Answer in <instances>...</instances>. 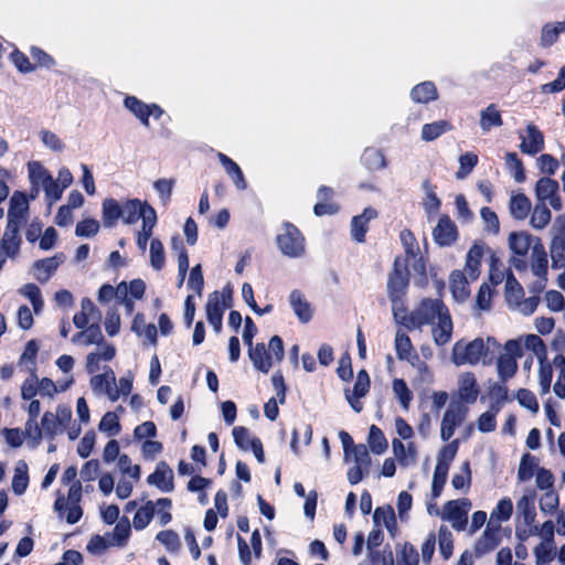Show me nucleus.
Returning a JSON list of instances; mask_svg holds the SVG:
<instances>
[{
  "label": "nucleus",
  "mask_w": 565,
  "mask_h": 565,
  "mask_svg": "<svg viewBox=\"0 0 565 565\" xmlns=\"http://www.w3.org/2000/svg\"><path fill=\"white\" fill-rule=\"evenodd\" d=\"M500 343L493 337H477L473 339L457 340L450 351V361L455 366H476L490 362V349L500 348Z\"/></svg>",
  "instance_id": "f257e3e1"
},
{
  "label": "nucleus",
  "mask_w": 565,
  "mask_h": 565,
  "mask_svg": "<svg viewBox=\"0 0 565 565\" xmlns=\"http://www.w3.org/2000/svg\"><path fill=\"white\" fill-rule=\"evenodd\" d=\"M132 383L134 374L130 371L117 381L110 367H106L100 374H95L89 381L92 391L96 395L107 396L110 402H117L121 396H128L131 393Z\"/></svg>",
  "instance_id": "f03ea898"
},
{
  "label": "nucleus",
  "mask_w": 565,
  "mask_h": 565,
  "mask_svg": "<svg viewBox=\"0 0 565 565\" xmlns=\"http://www.w3.org/2000/svg\"><path fill=\"white\" fill-rule=\"evenodd\" d=\"M449 313L448 308L438 299H424L416 309L403 318L402 323L409 330L433 326Z\"/></svg>",
  "instance_id": "7ed1b4c3"
},
{
  "label": "nucleus",
  "mask_w": 565,
  "mask_h": 565,
  "mask_svg": "<svg viewBox=\"0 0 565 565\" xmlns=\"http://www.w3.org/2000/svg\"><path fill=\"white\" fill-rule=\"evenodd\" d=\"M522 340L510 339L502 347L495 360V371L498 380L508 382L514 377L518 372V360L522 358Z\"/></svg>",
  "instance_id": "20e7f679"
},
{
  "label": "nucleus",
  "mask_w": 565,
  "mask_h": 565,
  "mask_svg": "<svg viewBox=\"0 0 565 565\" xmlns=\"http://www.w3.org/2000/svg\"><path fill=\"white\" fill-rule=\"evenodd\" d=\"M536 242L542 243L540 237L533 236L527 232H511L508 236V247L510 250V265L518 271L527 270V262L525 256L529 250H533Z\"/></svg>",
  "instance_id": "39448f33"
},
{
  "label": "nucleus",
  "mask_w": 565,
  "mask_h": 565,
  "mask_svg": "<svg viewBox=\"0 0 565 565\" xmlns=\"http://www.w3.org/2000/svg\"><path fill=\"white\" fill-rule=\"evenodd\" d=\"M526 273L531 277L529 286L532 292H542L548 281V255L543 243L536 242L530 255Z\"/></svg>",
  "instance_id": "423d86ee"
},
{
  "label": "nucleus",
  "mask_w": 565,
  "mask_h": 565,
  "mask_svg": "<svg viewBox=\"0 0 565 565\" xmlns=\"http://www.w3.org/2000/svg\"><path fill=\"white\" fill-rule=\"evenodd\" d=\"M276 242L282 255L297 258L305 253V238L300 231L290 223H284L277 234Z\"/></svg>",
  "instance_id": "0eeeda50"
},
{
  "label": "nucleus",
  "mask_w": 565,
  "mask_h": 565,
  "mask_svg": "<svg viewBox=\"0 0 565 565\" xmlns=\"http://www.w3.org/2000/svg\"><path fill=\"white\" fill-rule=\"evenodd\" d=\"M408 286V271L405 262L397 258L394 263V270L388 277L387 292L393 302L395 319H398L396 302L404 296Z\"/></svg>",
  "instance_id": "6e6552de"
},
{
  "label": "nucleus",
  "mask_w": 565,
  "mask_h": 565,
  "mask_svg": "<svg viewBox=\"0 0 565 565\" xmlns=\"http://www.w3.org/2000/svg\"><path fill=\"white\" fill-rule=\"evenodd\" d=\"M471 510V502L466 499L450 500L443 505L441 519L449 522L457 531L466 529L468 513Z\"/></svg>",
  "instance_id": "1a4fd4ad"
},
{
  "label": "nucleus",
  "mask_w": 565,
  "mask_h": 565,
  "mask_svg": "<svg viewBox=\"0 0 565 565\" xmlns=\"http://www.w3.org/2000/svg\"><path fill=\"white\" fill-rule=\"evenodd\" d=\"M540 543L534 547L536 565L551 562L555 556L554 524L551 520L541 525Z\"/></svg>",
  "instance_id": "9d476101"
},
{
  "label": "nucleus",
  "mask_w": 565,
  "mask_h": 565,
  "mask_svg": "<svg viewBox=\"0 0 565 565\" xmlns=\"http://www.w3.org/2000/svg\"><path fill=\"white\" fill-rule=\"evenodd\" d=\"M399 241L407 256V262H412L413 269L424 278L426 268L417 238L409 230L404 228L399 233Z\"/></svg>",
  "instance_id": "9b49d317"
},
{
  "label": "nucleus",
  "mask_w": 565,
  "mask_h": 565,
  "mask_svg": "<svg viewBox=\"0 0 565 565\" xmlns=\"http://www.w3.org/2000/svg\"><path fill=\"white\" fill-rule=\"evenodd\" d=\"M467 408L460 403H450L446 409L440 423V437L443 440H449L458 426H460L466 416Z\"/></svg>",
  "instance_id": "f8f14e48"
},
{
  "label": "nucleus",
  "mask_w": 565,
  "mask_h": 565,
  "mask_svg": "<svg viewBox=\"0 0 565 565\" xmlns=\"http://www.w3.org/2000/svg\"><path fill=\"white\" fill-rule=\"evenodd\" d=\"M480 390L475 373L465 371L457 376V396L461 403L473 404Z\"/></svg>",
  "instance_id": "ddd939ff"
},
{
  "label": "nucleus",
  "mask_w": 565,
  "mask_h": 565,
  "mask_svg": "<svg viewBox=\"0 0 565 565\" xmlns=\"http://www.w3.org/2000/svg\"><path fill=\"white\" fill-rule=\"evenodd\" d=\"M535 196L541 202H548L552 209L559 211L562 200L558 195V182L550 178H541L535 184Z\"/></svg>",
  "instance_id": "4468645a"
},
{
  "label": "nucleus",
  "mask_w": 565,
  "mask_h": 565,
  "mask_svg": "<svg viewBox=\"0 0 565 565\" xmlns=\"http://www.w3.org/2000/svg\"><path fill=\"white\" fill-rule=\"evenodd\" d=\"M434 242L439 246H450L458 238L456 224L448 215H440L436 226L433 230Z\"/></svg>",
  "instance_id": "2eb2a0df"
},
{
  "label": "nucleus",
  "mask_w": 565,
  "mask_h": 565,
  "mask_svg": "<svg viewBox=\"0 0 565 565\" xmlns=\"http://www.w3.org/2000/svg\"><path fill=\"white\" fill-rule=\"evenodd\" d=\"M116 355V348L108 342H103L89 352L85 358V369L94 374L100 369L102 363L110 362Z\"/></svg>",
  "instance_id": "dca6fc26"
},
{
  "label": "nucleus",
  "mask_w": 565,
  "mask_h": 565,
  "mask_svg": "<svg viewBox=\"0 0 565 565\" xmlns=\"http://www.w3.org/2000/svg\"><path fill=\"white\" fill-rule=\"evenodd\" d=\"M234 441L238 448L244 451L252 450L258 462L264 461V450L262 441L250 436L247 428L237 426L232 430Z\"/></svg>",
  "instance_id": "f3484780"
},
{
  "label": "nucleus",
  "mask_w": 565,
  "mask_h": 565,
  "mask_svg": "<svg viewBox=\"0 0 565 565\" xmlns=\"http://www.w3.org/2000/svg\"><path fill=\"white\" fill-rule=\"evenodd\" d=\"M288 303L300 323L306 324L312 320L315 308L300 290H292L289 294Z\"/></svg>",
  "instance_id": "a211bd4d"
},
{
  "label": "nucleus",
  "mask_w": 565,
  "mask_h": 565,
  "mask_svg": "<svg viewBox=\"0 0 565 565\" xmlns=\"http://www.w3.org/2000/svg\"><path fill=\"white\" fill-rule=\"evenodd\" d=\"M28 211L29 201L26 195L22 192H14L10 199L8 226H11V228H19L21 223L26 218Z\"/></svg>",
  "instance_id": "6ab92c4d"
},
{
  "label": "nucleus",
  "mask_w": 565,
  "mask_h": 565,
  "mask_svg": "<svg viewBox=\"0 0 565 565\" xmlns=\"http://www.w3.org/2000/svg\"><path fill=\"white\" fill-rule=\"evenodd\" d=\"M28 177L31 183L30 195L35 199L39 195L40 189H43L53 179L51 173L39 161L28 163Z\"/></svg>",
  "instance_id": "aec40b11"
},
{
  "label": "nucleus",
  "mask_w": 565,
  "mask_h": 565,
  "mask_svg": "<svg viewBox=\"0 0 565 565\" xmlns=\"http://www.w3.org/2000/svg\"><path fill=\"white\" fill-rule=\"evenodd\" d=\"M522 152L534 156L544 148V137L539 128L533 124H527L525 132L520 134Z\"/></svg>",
  "instance_id": "412c9836"
},
{
  "label": "nucleus",
  "mask_w": 565,
  "mask_h": 565,
  "mask_svg": "<svg viewBox=\"0 0 565 565\" xmlns=\"http://www.w3.org/2000/svg\"><path fill=\"white\" fill-rule=\"evenodd\" d=\"M392 451L395 459L404 468L414 467L418 459V451L414 443L404 444L401 439L392 440Z\"/></svg>",
  "instance_id": "4be33fe9"
},
{
  "label": "nucleus",
  "mask_w": 565,
  "mask_h": 565,
  "mask_svg": "<svg viewBox=\"0 0 565 565\" xmlns=\"http://www.w3.org/2000/svg\"><path fill=\"white\" fill-rule=\"evenodd\" d=\"M125 106L134 113V115L139 118V120L145 125H149V117L153 116L156 119H159L162 115L161 108L156 104L147 105L139 100L136 97H127L125 99Z\"/></svg>",
  "instance_id": "5701e85b"
},
{
  "label": "nucleus",
  "mask_w": 565,
  "mask_h": 565,
  "mask_svg": "<svg viewBox=\"0 0 565 565\" xmlns=\"http://www.w3.org/2000/svg\"><path fill=\"white\" fill-rule=\"evenodd\" d=\"M470 278L462 270H452L449 276V288L452 299L459 303L470 298Z\"/></svg>",
  "instance_id": "b1692460"
},
{
  "label": "nucleus",
  "mask_w": 565,
  "mask_h": 565,
  "mask_svg": "<svg viewBox=\"0 0 565 565\" xmlns=\"http://www.w3.org/2000/svg\"><path fill=\"white\" fill-rule=\"evenodd\" d=\"M486 245L481 243H475L466 255L465 273L468 275L471 281L479 278L481 273V260L486 253Z\"/></svg>",
  "instance_id": "393cba45"
},
{
  "label": "nucleus",
  "mask_w": 565,
  "mask_h": 565,
  "mask_svg": "<svg viewBox=\"0 0 565 565\" xmlns=\"http://www.w3.org/2000/svg\"><path fill=\"white\" fill-rule=\"evenodd\" d=\"M369 374L366 373V371L361 370L358 373L353 390L345 392L347 401L349 402L351 407L358 413L361 412L363 407L362 403L360 402V398L363 397L369 392Z\"/></svg>",
  "instance_id": "a878e982"
},
{
  "label": "nucleus",
  "mask_w": 565,
  "mask_h": 565,
  "mask_svg": "<svg viewBox=\"0 0 565 565\" xmlns=\"http://www.w3.org/2000/svg\"><path fill=\"white\" fill-rule=\"evenodd\" d=\"M147 210H154L148 202L130 199L121 204V220L126 224H134L138 218L143 220Z\"/></svg>",
  "instance_id": "bb28decb"
},
{
  "label": "nucleus",
  "mask_w": 565,
  "mask_h": 565,
  "mask_svg": "<svg viewBox=\"0 0 565 565\" xmlns=\"http://www.w3.org/2000/svg\"><path fill=\"white\" fill-rule=\"evenodd\" d=\"M454 323L450 313L430 326V333L434 343L438 347L447 345L452 338Z\"/></svg>",
  "instance_id": "cd10ccee"
},
{
  "label": "nucleus",
  "mask_w": 565,
  "mask_h": 565,
  "mask_svg": "<svg viewBox=\"0 0 565 565\" xmlns=\"http://www.w3.org/2000/svg\"><path fill=\"white\" fill-rule=\"evenodd\" d=\"M206 317L214 331L218 333L222 329V319L225 310V303L218 292L209 296L206 303Z\"/></svg>",
  "instance_id": "c85d7f7f"
},
{
  "label": "nucleus",
  "mask_w": 565,
  "mask_h": 565,
  "mask_svg": "<svg viewBox=\"0 0 565 565\" xmlns=\"http://www.w3.org/2000/svg\"><path fill=\"white\" fill-rule=\"evenodd\" d=\"M71 342L77 347L99 345L105 342L103 332L97 323L79 329L72 338Z\"/></svg>",
  "instance_id": "c756f323"
},
{
  "label": "nucleus",
  "mask_w": 565,
  "mask_h": 565,
  "mask_svg": "<svg viewBox=\"0 0 565 565\" xmlns=\"http://www.w3.org/2000/svg\"><path fill=\"white\" fill-rule=\"evenodd\" d=\"M147 481L149 484L157 487L163 492H170L173 489V471L166 462L160 461L157 463L153 473L148 477Z\"/></svg>",
  "instance_id": "7c9ffc66"
},
{
  "label": "nucleus",
  "mask_w": 565,
  "mask_h": 565,
  "mask_svg": "<svg viewBox=\"0 0 565 565\" xmlns=\"http://www.w3.org/2000/svg\"><path fill=\"white\" fill-rule=\"evenodd\" d=\"M552 239L550 244V255L552 260V268H565V235L554 230V224L551 228Z\"/></svg>",
  "instance_id": "2f4dec72"
},
{
  "label": "nucleus",
  "mask_w": 565,
  "mask_h": 565,
  "mask_svg": "<svg viewBox=\"0 0 565 565\" xmlns=\"http://www.w3.org/2000/svg\"><path fill=\"white\" fill-rule=\"evenodd\" d=\"M100 318L99 310L95 307L89 298H83L81 301V310L73 317V323L77 329H84L89 322H97Z\"/></svg>",
  "instance_id": "473e14b6"
},
{
  "label": "nucleus",
  "mask_w": 565,
  "mask_h": 565,
  "mask_svg": "<svg viewBox=\"0 0 565 565\" xmlns=\"http://www.w3.org/2000/svg\"><path fill=\"white\" fill-rule=\"evenodd\" d=\"M377 216L374 209L366 207L364 211L352 218L351 236L355 242H364L365 234L369 230V222Z\"/></svg>",
  "instance_id": "72a5a7b5"
},
{
  "label": "nucleus",
  "mask_w": 565,
  "mask_h": 565,
  "mask_svg": "<svg viewBox=\"0 0 565 565\" xmlns=\"http://www.w3.org/2000/svg\"><path fill=\"white\" fill-rule=\"evenodd\" d=\"M531 201L523 193H512L509 202L510 214L515 220H525L531 212Z\"/></svg>",
  "instance_id": "f704fd0d"
},
{
  "label": "nucleus",
  "mask_w": 565,
  "mask_h": 565,
  "mask_svg": "<svg viewBox=\"0 0 565 565\" xmlns=\"http://www.w3.org/2000/svg\"><path fill=\"white\" fill-rule=\"evenodd\" d=\"M248 355L253 365L263 373H267L273 365V358L263 343L248 347Z\"/></svg>",
  "instance_id": "c9c22d12"
},
{
  "label": "nucleus",
  "mask_w": 565,
  "mask_h": 565,
  "mask_svg": "<svg viewBox=\"0 0 565 565\" xmlns=\"http://www.w3.org/2000/svg\"><path fill=\"white\" fill-rule=\"evenodd\" d=\"M423 190V199H422V205L425 211V213L430 216L437 214V212L440 209L441 202L440 199L437 196L435 186H433L428 181H424L422 184Z\"/></svg>",
  "instance_id": "e433bc0d"
},
{
  "label": "nucleus",
  "mask_w": 565,
  "mask_h": 565,
  "mask_svg": "<svg viewBox=\"0 0 565 565\" xmlns=\"http://www.w3.org/2000/svg\"><path fill=\"white\" fill-rule=\"evenodd\" d=\"M502 117L495 105L490 104L480 113L479 126L483 132L490 131L492 128L501 127Z\"/></svg>",
  "instance_id": "4c0bfd02"
},
{
  "label": "nucleus",
  "mask_w": 565,
  "mask_h": 565,
  "mask_svg": "<svg viewBox=\"0 0 565 565\" xmlns=\"http://www.w3.org/2000/svg\"><path fill=\"white\" fill-rule=\"evenodd\" d=\"M472 475L469 461H463L451 478L454 489L467 493L471 487Z\"/></svg>",
  "instance_id": "58836bf2"
},
{
  "label": "nucleus",
  "mask_w": 565,
  "mask_h": 565,
  "mask_svg": "<svg viewBox=\"0 0 565 565\" xmlns=\"http://www.w3.org/2000/svg\"><path fill=\"white\" fill-rule=\"evenodd\" d=\"M374 522L377 525H383L392 536L397 533V522L394 510L392 507L376 508L373 514Z\"/></svg>",
  "instance_id": "ea45409f"
},
{
  "label": "nucleus",
  "mask_w": 565,
  "mask_h": 565,
  "mask_svg": "<svg viewBox=\"0 0 565 565\" xmlns=\"http://www.w3.org/2000/svg\"><path fill=\"white\" fill-rule=\"evenodd\" d=\"M217 157L226 173L232 178L235 186L239 190H245L247 183L239 166L224 153L218 152Z\"/></svg>",
  "instance_id": "a19ab883"
},
{
  "label": "nucleus",
  "mask_w": 565,
  "mask_h": 565,
  "mask_svg": "<svg viewBox=\"0 0 565 565\" xmlns=\"http://www.w3.org/2000/svg\"><path fill=\"white\" fill-rule=\"evenodd\" d=\"M539 370H537V382H539V392L541 395H545L551 390L552 379H553V370H555L553 365V361L548 362L547 358L537 360Z\"/></svg>",
  "instance_id": "79ce46f5"
},
{
  "label": "nucleus",
  "mask_w": 565,
  "mask_h": 565,
  "mask_svg": "<svg viewBox=\"0 0 565 565\" xmlns=\"http://www.w3.org/2000/svg\"><path fill=\"white\" fill-rule=\"evenodd\" d=\"M166 260L163 243L158 237L152 238L149 244V264L151 268L156 271L162 270L166 266Z\"/></svg>",
  "instance_id": "37998d69"
},
{
  "label": "nucleus",
  "mask_w": 565,
  "mask_h": 565,
  "mask_svg": "<svg viewBox=\"0 0 565 565\" xmlns=\"http://www.w3.org/2000/svg\"><path fill=\"white\" fill-rule=\"evenodd\" d=\"M29 486V468L25 461L19 460L14 466V475L12 478V491L21 495Z\"/></svg>",
  "instance_id": "c03bdc74"
},
{
  "label": "nucleus",
  "mask_w": 565,
  "mask_h": 565,
  "mask_svg": "<svg viewBox=\"0 0 565 565\" xmlns=\"http://www.w3.org/2000/svg\"><path fill=\"white\" fill-rule=\"evenodd\" d=\"M114 547H122L127 544L131 534V526L128 519H121L111 532L106 533Z\"/></svg>",
  "instance_id": "a18cd8bd"
},
{
  "label": "nucleus",
  "mask_w": 565,
  "mask_h": 565,
  "mask_svg": "<svg viewBox=\"0 0 565 565\" xmlns=\"http://www.w3.org/2000/svg\"><path fill=\"white\" fill-rule=\"evenodd\" d=\"M459 448V441L457 439L450 441L444 446L437 456V463L435 469L448 472L452 460L455 459Z\"/></svg>",
  "instance_id": "49530a36"
},
{
  "label": "nucleus",
  "mask_w": 565,
  "mask_h": 565,
  "mask_svg": "<svg viewBox=\"0 0 565 565\" xmlns=\"http://www.w3.org/2000/svg\"><path fill=\"white\" fill-rule=\"evenodd\" d=\"M58 262L56 257L38 260L33 265V275L39 281L45 282L56 270Z\"/></svg>",
  "instance_id": "de8ad7c7"
},
{
  "label": "nucleus",
  "mask_w": 565,
  "mask_h": 565,
  "mask_svg": "<svg viewBox=\"0 0 565 565\" xmlns=\"http://www.w3.org/2000/svg\"><path fill=\"white\" fill-rule=\"evenodd\" d=\"M553 365L556 371V381L553 386L554 394L559 398H565V356L556 354L553 358Z\"/></svg>",
  "instance_id": "09e8293b"
},
{
  "label": "nucleus",
  "mask_w": 565,
  "mask_h": 565,
  "mask_svg": "<svg viewBox=\"0 0 565 565\" xmlns=\"http://www.w3.org/2000/svg\"><path fill=\"white\" fill-rule=\"evenodd\" d=\"M156 511L153 501H147L139 507L134 515L132 523L136 530H143L151 522Z\"/></svg>",
  "instance_id": "8fccbe9b"
},
{
  "label": "nucleus",
  "mask_w": 565,
  "mask_h": 565,
  "mask_svg": "<svg viewBox=\"0 0 565 565\" xmlns=\"http://www.w3.org/2000/svg\"><path fill=\"white\" fill-rule=\"evenodd\" d=\"M103 223L106 227H111L121 218V204L114 199H106L102 207Z\"/></svg>",
  "instance_id": "3c124183"
},
{
  "label": "nucleus",
  "mask_w": 565,
  "mask_h": 565,
  "mask_svg": "<svg viewBox=\"0 0 565 565\" xmlns=\"http://www.w3.org/2000/svg\"><path fill=\"white\" fill-rule=\"evenodd\" d=\"M500 412V406L497 404H491L489 409L482 413L477 422L476 427L480 433H490L495 429L497 426V415Z\"/></svg>",
  "instance_id": "603ef678"
},
{
  "label": "nucleus",
  "mask_w": 565,
  "mask_h": 565,
  "mask_svg": "<svg viewBox=\"0 0 565 565\" xmlns=\"http://www.w3.org/2000/svg\"><path fill=\"white\" fill-rule=\"evenodd\" d=\"M411 97L416 103L427 104L437 98V90L431 82H424L413 88Z\"/></svg>",
  "instance_id": "864d4df0"
},
{
  "label": "nucleus",
  "mask_w": 565,
  "mask_h": 565,
  "mask_svg": "<svg viewBox=\"0 0 565 565\" xmlns=\"http://www.w3.org/2000/svg\"><path fill=\"white\" fill-rule=\"evenodd\" d=\"M367 443L370 449L375 455H382L387 450L388 444L383 431L375 425H372L369 430Z\"/></svg>",
  "instance_id": "5fc2aeb1"
},
{
  "label": "nucleus",
  "mask_w": 565,
  "mask_h": 565,
  "mask_svg": "<svg viewBox=\"0 0 565 565\" xmlns=\"http://www.w3.org/2000/svg\"><path fill=\"white\" fill-rule=\"evenodd\" d=\"M98 429L108 437H115L120 433V423L117 412H107L102 417Z\"/></svg>",
  "instance_id": "6e6d98bb"
},
{
  "label": "nucleus",
  "mask_w": 565,
  "mask_h": 565,
  "mask_svg": "<svg viewBox=\"0 0 565 565\" xmlns=\"http://www.w3.org/2000/svg\"><path fill=\"white\" fill-rule=\"evenodd\" d=\"M449 130H451V125L448 121L438 120L424 125L420 137L425 141H433Z\"/></svg>",
  "instance_id": "4d7b16f0"
},
{
  "label": "nucleus",
  "mask_w": 565,
  "mask_h": 565,
  "mask_svg": "<svg viewBox=\"0 0 565 565\" xmlns=\"http://www.w3.org/2000/svg\"><path fill=\"white\" fill-rule=\"evenodd\" d=\"M537 469H540L537 458L530 454L523 455L518 470L519 480H530L534 475H536Z\"/></svg>",
  "instance_id": "13d9d810"
},
{
  "label": "nucleus",
  "mask_w": 565,
  "mask_h": 565,
  "mask_svg": "<svg viewBox=\"0 0 565 565\" xmlns=\"http://www.w3.org/2000/svg\"><path fill=\"white\" fill-rule=\"evenodd\" d=\"M157 212L156 210H147L143 220H141V226L136 233V237H140V239L149 242L151 241L153 228L157 225Z\"/></svg>",
  "instance_id": "bf43d9fd"
},
{
  "label": "nucleus",
  "mask_w": 565,
  "mask_h": 565,
  "mask_svg": "<svg viewBox=\"0 0 565 565\" xmlns=\"http://www.w3.org/2000/svg\"><path fill=\"white\" fill-rule=\"evenodd\" d=\"M504 294L510 305L518 303L523 297V288L511 273L507 274L505 277Z\"/></svg>",
  "instance_id": "052dcab7"
},
{
  "label": "nucleus",
  "mask_w": 565,
  "mask_h": 565,
  "mask_svg": "<svg viewBox=\"0 0 565 565\" xmlns=\"http://www.w3.org/2000/svg\"><path fill=\"white\" fill-rule=\"evenodd\" d=\"M520 339L522 340V349L525 347L532 351L537 360L547 358L546 345L539 335L531 333Z\"/></svg>",
  "instance_id": "680f3d73"
},
{
  "label": "nucleus",
  "mask_w": 565,
  "mask_h": 565,
  "mask_svg": "<svg viewBox=\"0 0 565 565\" xmlns=\"http://www.w3.org/2000/svg\"><path fill=\"white\" fill-rule=\"evenodd\" d=\"M513 512V504L509 498L501 499L490 514L491 523L508 521Z\"/></svg>",
  "instance_id": "e2e57ef3"
},
{
  "label": "nucleus",
  "mask_w": 565,
  "mask_h": 565,
  "mask_svg": "<svg viewBox=\"0 0 565 565\" xmlns=\"http://www.w3.org/2000/svg\"><path fill=\"white\" fill-rule=\"evenodd\" d=\"M392 390L395 397L399 401L403 409L407 411L413 399V393L408 388L406 382L402 379H395L392 384Z\"/></svg>",
  "instance_id": "0e129e2a"
},
{
  "label": "nucleus",
  "mask_w": 565,
  "mask_h": 565,
  "mask_svg": "<svg viewBox=\"0 0 565 565\" xmlns=\"http://www.w3.org/2000/svg\"><path fill=\"white\" fill-rule=\"evenodd\" d=\"M396 565H418V552L409 543H404L396 551Z\"/></svg>",
  "instance_id": "69168bd1"
},
{
  "label": "nucleus",
  "mask_w": 565,
  "mask_h": 565,
  "mask_svg": "<svg viewBox=\"0 0 565 565\" xmlns=\"http://www.w3.org/2000/svg\"><path fill=\"white\" fill-rule=\"evenodd\" d=\"M551 211L545 204H536L531 214L530 224L535 230H543L551 222Z\"/></svg>",
  "instance_id": "338daca9"
},
{
  "label": "nucleus",
  "mask_w": 565,
  "mask_h": 565,
  "mask_svg": "<svg viewBox=\"0 0 565 565\" xmlns=\"http://www.w3.org/2000/svg\"><path fill=\"white\" fill-rule=\"evenodd\" d=\"M505 166L510 174L518 183L525 181L523 163L515 152H508L505 154Z\"/></svg>",
  "instance_id": "774afa93"
}]
</instances>
